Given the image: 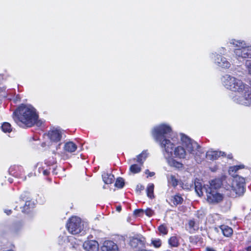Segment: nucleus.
Masks as SVG:
<instances>
[{"instance_id": "1", "label": "nucleus", "mask_w": 251, "mask_h": 251, "mask_svg": "<svg viewBox=\"0 0 251 251\" xmlns=\"http://www.w3.org/2000/svg\"><path fill=\"white\" fill-rule=\"evenodd\" d=\"M172 129L170 126L162 124L154 127L152 130V135L155 141L159 143L162 149V152L169 165L176 168H180L183 164L171 157L176 140L171 138V140L168 136L171 132Z\"/></svg>"}, {"instance_id": "2", "label": "nucleus", "mask_w": 251, "mask_h": 251, "mask_svg": "<svg viewBox=\"0 0 251 251\" xmlns=\"http://www.w3.org/2000/svg\"><path fill=\"white\" fill-rule=\"evenodd\" d=\"M223 85L227 89L237 92L239 96L233 98L235 102L245 105H251V89L241 80L228 75H226L221 78Z\"/></svg>"}, {"instance_id": "3", "label": "nucleus", "mask_w": 251, "mask_h": 251, "mask_svg": "<svg viewBox=\"0 0 251 251\" xmlns=\"http://www.w3.org/2000/svg\"><path fill=\"white\" fill-rule=\"evenodd\" d=\"M38 116L35 109L31 106L22 105L13 113V119L22 127H30L37 122Z\"/></svg>"}, {"instance_id": "4", "label": "nucleus", "mask_w": 251, "mask_h": 251, "mask_svg": "<svg viewBox=\"0 0 251 251\" xmlns=\"http://www.w3.org/2000/svg\"><path fill=\"white\" fill-rule=\"evenodd\" d=\"M229 43L238 48L234 50V52L236 57L247 59L244 63L246 68H248L251 73V46H246V43L244 41L237 40L232 39L229 40Z\"/></svg>"}, {"instance_id": "5", "label": "nucleus", "mask_w": 251, "mask_h": 251, "mask_svg": "<svg viewBox=\"0 0 251 251\" xmlns=\"http://www.w3.org/2000/svg\"><path fill=\"white\" fill-rule=\"evenodd\" d=\"M208 189H205L207 200L209 203H216L223 201V196L217 191L222 184L221 179L216 178L210 181Z\"/></svg>"}, {"instance_id": "6", "label": "nucleus", "mask_w": 251, "mask_h": 251, "mask_svg": "<svg viewBox=\"0 0 251 251\" xmlns=\"http://www.w3.org/2000/svg\"><path fill=\"white\" fill-rule=\"evenodd\" d=\"M245 184L244 177L239 176L234 177L232 185L226 189V194L231 198L243 196L245 192Z\"/></svg>"}, {"instance_id": "7", "label": "nucleus", "mask_w": 251, "mask_h": 251, "mask_svg": "<svg viewBox=\"0 0 251 251\" xmlns=\"http://www.w3.org/2000/svg\"><path fill=\"white\" fill-rule=\"evenodd\" d=\"M180 138L182 145L185 149L186 152H187L194 156L197 161V156H200V154L202 153L200 151V146L194 140L183 134H180Z\"/></svg>"}, {"instance_id": "8", "label": "nucleus", "mask_w": 251, "mask_h": 251, "mask_svg": "<svg viewBox=\"0 0 251 251\" xmlns=\"http://www.w3.org/2000/svg\"><path fill=\"white\" fill-rule=\"evenodd\" d=\"M69 232L72 234H77L83 230L81 219L77 217H72L67 225Z\"/></svg>"}, {"instance_id": "9", "label": "nucleus", "mask_w": 251, "mask_h": 251, "mask_svg": "<svg viewBox=\"0 0 251 251\" xmlns=\"http://www.w3.org/2000/svg\"><path fill=\"white\" fill-rule=\"evenodd\" d=\"M211 57L214 59L215 63L222 68H228L230 66L229 62L219 54H212Z\"/></svg>"}, {"instance_id": "10", "label": "nucleus", "mask_w": 251, "mask_h": 251, "mask_svg": "<svg viewBox=\"0 0 251 251\" xmlns=\"http://www.w3.org/2000/svg\"><path fill=\"white\" fill-rule=\"evenodd\" d=\"M63 135V132L60 129H53L50 130L48 134V138L52 143L59 142Z\"/></svg>"}, {"instance_id": "11", "label": "nucleus", "mask_w": 251, "mask_h": 251, "mask_svg": "<svg viewBox=\"0 0 251 251\" xmlns=\"http://www.w3.org/2000/svg\"><path fill=\"white\" fill-rule=\"evenodd\" d=\"M146 243L145 238L140 235L130 238L129 244L133 248H142Z\"/></svg>"}, {"instance_id": "12", "label": "nucleus", "mask_w": 251, "mask_h": 251, "mask_svg": "<svg viewBox=\"0 0 251 251\" xmlns=\"http://www.w3.org/2000/svg\"><path fill=\"white\" fill-rule=\"evenodd\" d=\"M101 251H118L116 244L111 240L105 241L101 247Z\"/></svg>"}, {"instance_id": "13", "label": "nucleus", "mask_w": 251, "mask_h": 251, "mask_svg": "<svg viewBox=\"0 0 251 251\" xmlns=\"http://www.w3.org/2000/svg\"><path fill=\"white\" fill-rule=\"evenodd\" d=\"M83 248L87 251H98L99 244L95 240L85 241L83 244Z\"/></svg>"}, {"instance_id": "14", "label": "nucleus", "mask_w": 251, "mask_h": 251, "mask_svg": "<svg viewBox=\"0 0 251 251\" xmlns=\"http://www.w3.org/2000/svg\"><path fill=\"white\" fill-rule=\"evenodd\" d=\"M174 148H173V153H174L175 157L180 159L186 158L187 152L183 146H178L175 148L174 150Z\"/></svg>"}, {"instance_id": "15", "label": "nucleus", "mask_w": 251, "mask_h": 251, "mask_svg": "<svg viewBox=\"0 0 251 251\" xmlns=\"http://www.w3.org/2000/svg\"><path fill=\"white\" fill-rule=\"evenodd\" d=\"M225 155V152L216 151H209L205 155V156L209 159L215 160L221 156Z\"/></svg>"}, {"instance_id": "16", "label": "nucleus", "mask_w": 251, "mask_h": 251, "mask_svg": "<svg viewBox=\"0 0 251 251\" xmlns=\"http://www.w3.org/2000/svg\"><path fill=\"white\" fill-rule=\"evenodd\" d=\"M194 186L195 191L199 196L203 195V191H205V189H208V187H203L199 180H196L195 181Z\"/></svg>"}, {"instance_id": "17", "label": "nucleus", "mask_w": 251, "mask_h": 251, "mask_svg": "<svg viewBox=\"0 0 251 251\" xmlns=\"http://www.w3.org/2000/svg\"><path fill=\"white\" fill-rule=\"evenodd\" d=\"M190 232H194L199 228V221L197 220H190L188 224Z\"/></svg>"}, {"instance_id": "18", "label": "nucleus", "mask_w": 251, "mask_h": 251, "mask_svg": "<svg viewBox=\"0 0 251 251\" xmlns=\"http://www.w3.org/2000/svg\"><path fill=\"white\" fill-rule=\"evenodd\" d=\"M64 149L65 151L72 153L76 151L77 146L73 142H68L64 145Z\"/></svg>"}, {"instance_id": "19", "label": "nucleus", "mask_w": 251, "mask_h": 251, "mask_svg": "<svg viewBox=\"0 0 251 251\" xmlns=\"http://www.w3.org/2000/svg\"><path fill=\"white\" fill-rule=\"evenodd\" d=\"M147 157V153L143 151L141 153L137 156V158H133L131 161H136L138 164L143 165V163Z\"/></svg>"}, {"instance_id": "20", "label": "nucleus", "mask_w": 251, "mask_h": 251, "mask_svg": "<svg viewBox=\"0 0 251 251\" xmlns=\"http://www.w3.org/2000/svg\"><path fill=\"white\" fill-rule=\"evenodd\" d=\"M102 177L103 182L107 184H111L114 179V176L111 174L103 173Z\"/></svg>"}, {"instance_id": "21", "label": "nucleus", "mask_w": 251, "mask_h": 251, "mask_svg": "<svg viewBox=\"0 0 251 251\" xmlns=\"http://www.w3.org/2000/svg\"><path fill=\"white\" fill-rule=\"evenodd\" d=\"M34 206V203L30 201H26L25 204L23 207H22V211L23 213H28L31 209H32Z\"/></svg>"}, {"instance_id": "22", "label": "nucleus", "mask_w": 251, "mask_h": 251, "mask_svg": "<svg viewBox=\"0 0 251 251\" xmlns=\"http://www.w3.org/2000/svg\"><path fill=\"white\" fill-rule=\"evenodd\" d=\"M220 227L224 236L229 237L232 234V229L227 226L222 225Z\"/></svg>"}, {"instance_id": "23", "label": "nucleus", "mask_w": 251, "mask_h": 251, "mask_svg": "<svg viewBox=\"0 0 251 251\" xmlns=\"http://www.w3.org/2000/svg\"><path fill=\"white\" fill-rule=\"evenodd\" d=\"M154 185L153 183H149L148 185L146 192L147 196L150 199H152L154 198Z\"/></svg>"}, {"instance_id": "24", "label": "nucleus", "mask_w": 251, "mask_h": 251, "mask_svg": "<svg viewBox=\"0 0 251 251\" xmlns=\"http://www.w3.org/2000/svg\"><path fill=\"white\" fill-rule=\"evenodd\" d=\"M244 167L245 166L243 165L231 166L229 168L228 172L229 174L234 178V177H236L237 176H235L234 174L239 170L243 169Z\"/></svg>"}, {"instance_id": "25", "label": "nucleus", "mask_w": 251, "mask_h": 251, "mask_svg": "<svg viewBox=\"0 0 251 251\" xmlns=\"http://www.w3.org/2000/svg\"><path fill=\"white\" fill-rule=\"evenodd\" d=\"M142 166L139 164H133L130 166L129 171L133 174L139 173L141 171Z\"/></svg>"}, {"instance_id": "26", "label": "nucleus", "mask_w": 251, "mask_h": 251, "mask_svg": "<svg viewBox=\"0 0 251 251\" xmlns=\"http://www.w3.org/2000/svg\"><path fill=\"white\" fill-rule=\"evenodd\" d=\"M158 230L159 231V234L162 236L167 234L168 232L167 226L165 224H162L159 226L158 227Z\"/></svg>"}, {"instance_id": "27", "label": "nucleus", "mask_w": 251, "mask_h": 251, "mask_svg": "<svg viewBox=\"0 0 251 251\" xmlns=\"http://www.w3.org/2000/svg\"><path fill=\"white\" fill-rule=\"evenodd\" d=\"M168 182L173 186L176 187L178 185V180L176 178L175 176L171 175L168 176Z\"/></svg>"}, {"instance_id": "28", "label": "nucleus", "mask_w": 251, "mask_h": 251, "mask_svg": "<svg viewBox=\"0 0 251 251\" xmlns=\"http://www.w3.org/2000/svg\"><path fill=\"white\" fill-rule=\"evenodd\" d=\"M169 245L173 247H176L179 245L178 239L176 236H172L169 240Z\"/></svg>"}, {"instance_id": "29", "label": "nucleus", "mask_w": 251, "mask_h": 251, "mask_svg": "<svg viewBox=\"0 0 251 251\" xmlns=\"http://www.w3.org/2000/svg\"><path fill=\"white\" fill-rule=\"evenodd\" d=\"M1 128L2 130L4 132H10L12 131L10 124L7 122L4 123L2 125Z\"/></svg>"}, {"instance_id": "30", "label": "nucleus", "mask_w": 251, "mask_h": 251, "mask_svg": "<svg viewBox=\"0 0 251 251\" xmlns=\"http://www.w3.org/2000/svg\"><path fill=\"white\" fill-rule=\"evenodd\" d=\"M125 185V181L123 178L118 177L115 183V186L119 188H122Z\"/></svg>"}, {"instance_id": "31", "label": "nucleus", "mask_w": 251, "mask_h": 251, "mask_svg": "<svg viewBox=\"0 0 251 251\" xmlns=\"http://www.w3.org/2000/svg\"><path fill=\"white\" fill-rule=\"evenodd\" d=\"M183 199L179 195H176L173 198V203L175 205H177L182 203Z\"/></svg>"}, {"instance_id": "32", "label": "nucleus", "mask_w": 251, "mask_h": 251, "mask_svg": "<svg viewBox=\"0 0 251 251\" xmlns=\"http://www.w3.org/2000/svg\"><path fill=\"white\" fill-rule=\"evenodd\" d=\"M151 244L155 248H159L161 246L162 242L159 239H152Z\"/></svg>"}, {"instance_id": "33", "label": "nucleus", "mask_w": 251, "mask_h": 251, "mask_svg": "<svg viewBox=\"0 0 251 251\" xmlns=\"http://www.w3.org/2000/svg\"><path fill=\"white\" fill-rule=\"evenodd\" d=\"M144 213V210L143 209H136L134 212V215L138 217L143 216Z\"/></svg>"}, {"instance_id": "34", "label": "nucleus", "mask_w": 251, "mask_h": 251, "mask_svg": "<svg viewBox=\"0 0 251 251\" xmlns=\"http://www.w3.org/2000/svg\"><path fill=\"white\" fill-rule=\"evenodd\" d=\"M144 213L149 217H151L154 214V211L151 208H147L144 210Z\"/></svg>"}, {"instance_id": "35", "label": "nucleus", "mask_w": 251, "mask_h": 251, "mask_svg": "<svg viewBox=\"0 0 251 251\" xmlns=\"http://www.w3.org/2000/svg\"><path fill=\"white\" fill-rule=\"evenodd\" d=\"M144 189V187L142 185H138L136 187V190L138 191L141 192V191L143 190Z\"/></svg>"}, {"instance_id": "36", "label": "nucleus", "mask_w": 251, "mask_h": 251, "mask_svg": "<svg viewBox=\"0 0 251 251\" xmlns=\"http://www.w3.org/2000/svg\"><path fill=\"white\" fill-rule=\"evenodd\" d=\"M145 173L149 174V176L151 177L153 176L155 174L154 172H150L149 170H146Z\"/></svg>"}, {"instance_id": "37", "label": "nucleus", "mask_w": 251, "mask_h": 251, "mask_svg": "<svg viewBox=\"0 0 251 251\" xmlns=\"http://www.w3.org/2000/svg\"><path fill=\"white\" fill-rule=\"evenodd\" d=\"M219 51L221 54L224 53L225 52V49L224 48H222Z\"/></svg>"}, {"instance_id": "38", "label": "nucleus", "mask_w": 251, "mask_h": 251, "mask_svg": "<svg viewBox=\"0 0 251 251\" xmlns=\"http://www.w3.org/2000/svg\"><path fill=\"white\" fill-rule=\"evenodd\" d=\"M206 251H215V250L212 248L207 247L206 249Z\"/></svg>"}, {"instance_id": "39", "label": "nucleus", "mask_w": 251, "mask_h": 251, "mask_svg": "<svg viewBox=\"0 0 251 251\" xmlns=\"http://www.w3.org/2000/svg\"><path fill=\"white\" fill-rule=\"evenodd\" d=\"M4 212L5 213H6L7 215H9L11 213V210H5Z\"/></svg>"}, {"instance_id": "40", "label": "nucleus", "mask_w": 251, "mask_h": 251, "mask_svg": "<svg viewBox=\"0 0 251 251\" xmlns=\"http://www.w3.org/2000/svg\"><path fill=\"white\" fill-rule=\"evenodd\" d=\"M116 209L118 212H120L121 211L122 208L120 206H119L116 207Z\"/></svg>"}, {"instance_id": "41", "label": "nucleus", "mask_w": 251, "mask_h": 251, "mask_svg": "<svg viewBox=\"0 0 251 251\" xmlns=\"http://www.w3.org/2000/svg\"><path fill=\"white\" fill-rule=\"evenodd\" d=\"M25 196V195H22L21 196V197H20V199H21L23 201H25V200H24V199H25V196Z\"/></svg>"}, {"instance_id": "42", "label": "nucleus", "mask_w": 251, "mask_h": 251, "mask_svg": "<svg viewBox=\"0 0 251 251\" xmlns=\"http://www.w3.org/2000/svg\"><path fill=\"white\" fill-rule=\"evenodd\" d=\"M247 251H251V246L247 248Z\"/></svg>"}, {"instance_id": "43", "label": "nucleus", "mask_w": 251, "mask_h": 251, "mask_svg": "<svg viewBox=\"0 0 251 251\" xmlns=\"http://www.w3.org/2000/svg\"><path fill=\"white\" fill-rule=\"evenodd\" d=\"M44 174L45 175H48V172L47 170H45L44 171Z\"/></svg>"}, {"instance_id": "44", "label": "nucleus", "mask_w": 251, "mask_h": 251, "mask_svg": "<svg viewBox=\"0 0 251 251\" xmlns=\"http://www.w3.org/2000/svg\"><path fill=\"white\" fill-rule=\"evenodd\" d=\"M60 145H61V143H59V144L57 145V147H56V149H57V150L58 148H60Z\"/></svg>"}, {"instance_id": "45", "label": "nucleus", "mask_w": 251, "mask_h": 251, "mask_svg": "<svg viewBox=\"0 0 251 251\" xmlns=\"http://www.w3.org/2000/svg\"><path fill=\"white\" fill-rule=\"evenodd\" d=\"M246 71L248 72L249 74H250V75H251V73L249 72V70L248 68H246Z\"/></svg>"}, {"instance_id": "46", "label": "nucleus", "mask_w": 251, "mask_h": 251, "mask_svg": "<svg viewBox=\"0 0 251 251\" xmlns=\"http://www.w3.org/2000/svg\"><path fill=\"white\" fill-rule=\"evenodd\" d=\"M228 158H231V157H230V155H228Z\"/></svg>"}]
</instances>
